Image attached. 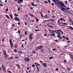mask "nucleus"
Returning <instances> with one entry per match:
<instances>
[{"label":"nucleus","instance_id":"obj_12","mask_svg":"<svg viewBox=\"0 0 73 73\" xmlns=\"http://www.w3.org/2000/svg\"><path fill=\"white\" fill-rule=\"evenodd\" d=\"M1 68L2 69H5V67H4V65H3V64H2L1 65Z\"/></svg>","mask_w":73,"mask_h":73},{"label":"nucleus","instance_id":"obj_25","mask_svg":"<svg viewBox=\"0 0 73 73\" xmlns=\"http://www.w3.org/2000/svg\"><path fill=\"white\" fill-rule=\"evenodd\" d=\"M61 29L57 30V31H56V32H60V31H61Z\"/></svg>","mask_w":73,"mask_h":73},{"label":"nucleus","instance_id":"obj_57","mask_svg":"<svg viewBox=\"0 0 73 73\" xmlns=\"http://www.w3.org/2000/svg\"><path fill=\"white\" fill-rule=\"evenodd\" d=\"M6 11L7 12H8V9H6Z\"/></svg>","mask_w":73,"mask_h":73},{"label":"nucleus","instance_id":"obj_62","mask_svg":"<svg viewBox=\"0 0 73 73\" xmlns=\"http://www.w3.org/2000/svg\"><path fill=\"white\" fill-rule=\"evenodd\" d=\"M51 17H52L53 18H54V17H55V16H51Z\"/></svg>","mask_w":73,"mask_h":73},{"label":"nucleus","instance_id":"obj_54","mask_svg":"<svg viewBox=\"0 0 73 73\" xmlns=\"http://www.w3.org/2000/svg\"><path fill=\"white\" fill-rule=\"evenodd\" d=\"M40 15H41V17H43V16H42V13H41L40 14Z\"/></svg>","mask_w":73,"mask_h":73},{"label":"nucleus","instance_id":"obj_40","mask_svg":"<svg viewBox=\"0 0 73 73\" xmlns=\"http://www.w3.org/2000/svg\"><path fill=\"white\" fill-rule=\"evenodd\" d=\"M37 71L38 72H39V68H38V67H37Z\"/></svg>","mask_w":73,"mask_h":73},{"label":"nucleus","instance_id":"obj_9","mask_svg":"<svg viewBox=\"0 0 73 73\" xmlns=\"http://www.w3.org/2000/svg\"><path fill=\"white\" fill-rule=\"evenodd\" d=\"M23 1V0H18L17 2L18 4H21V3Z\"/></svg>","mask_w":73,"mask_h":73},{"label":"nucleus","instance_id":"obj_17","mask_svg":"<svg viewBox=\"0 0 73 73\" xmlns=\"http://www.w3.org/2000/svg\"><path fill=\"white\" fill-rule=\"evenodd\" d=\"M4 56H5V58H7V57H8V54H4Z\"/></svg>","mask_w":73,"mask_h":73},{"label":"nucleus","instance_id":"obj_10","mask_svg":"<svg viewBox=\"0 0 73 73\" xmlns=\"http://www.w3.org/2000/svg\"><path fill=\"white\" fill-rule=\"evenodd\" d=\"M43 67H47V65L45 63H43Z\"/></svg>","mask_w":73,"mask_h":73},{"label":"nucleus","instance_id":"obj_24","mask_svg":"<svg viewBox=\"0 0 73 73\" xmlns=\"http://www.w3.org/2000/svg\"><path fill=\"white\" fill-rule=\"evenodd\" d=\"M13 58V57H10L9 58H7V60H11V59H12Z\"/></svg>","mask_w":73,"mask_h":73},{"label":"nucleus","instance_id":"obj_19","mask_svg":"<svg viewBox=\"0 0 73 73\" xmlns=\"http://www.w3.org/2000/svg\"><path fill=\"white\" fill-rule=\"evenodd\" d=\"M49 23L48 24H47V25L48 27H51V28H53V27L51 26H50V25H49Z\"/></svg>","mask_w":73,"mask_h":73},{"label":"nucleus","instance_id":"obj_43","mask_svg":"<svg viewBox=\"0 0 73 73\" xmlns=\"http://www.w3.org/2000/svg\"><path fill=\"white\" fill-rule=\"evenodd\" d=\"M25 25H28V23H27L26 22H25Z\"/></svg>","mask_w":73,"mask_h":73},{"label":"nucleus","instance_id":"obj_63","mask_svg":"<svg viewBox=\"0 0 73 73\" xmlns=\"http://www.w3.org/2000/svg\"><path fill=\"white\" fill-rule=\"evenodd\" d=\"M43 62V61H42L41 60L40 61V62H41V63H42V62Z\"/></svg>","mask_w":73,"mask_h":73},{"label":"nucleus","instance_id":"obj_16","mask_svg":"<svg viewBox=\"0 0 73 73\" xmlns=\"http://www.w3.org/2000/svg\"><path fill=\"white\" fill-rule=\"evenodd\" d=\"M29 15L30 16H31V17H35V16L33 15V14H31L30 13H29Z\"/></svg>","mask_w":73,"mask_h":73},{"label":"nucleus","instance_id":"obj_32","mask_svg":"<svg viewBox=\"0 0 73 73\" xmlns=\"http://www.w3.org/2000/svg\"><path fill=\"white\" fill-rule=\"evenodd\" d=\"M48 31H49V32H50L52 33L53 32V30H50V29H49Z\"/></svg>","mask_w":73,"mask_h":73},{"label":"nucleus","instance_id":"obj_48","mask_svg":"<svg viewBox=\"0 0 73 73\" xmlns=\"http://www.w3.org/2000/svg\"><path fill=\"white\" fill-rule=\"evenodd\" d=\"M7 71L9 73H12V72H11V71H10L9 70H7Z\"/></svg>","mask_w":73,"mask_h":73},{"label":"nucleus","instance_id":"obj_22","mask_svg":"<svg viewBox=\"0 0 73 73\" xmlns=\"http://www.w3.org/2000/svg\"><path fill=\"white\" fill-rule=\"evenodd\" d=\"M52 21V23H54V21H55V20H54V19H50V20H49V21Z\"/></svg>","mask_w":73,"mask_h":73},{"label":"nucleus","instance_id":"obj_11","mask_svg":"<svg viewBox=\"0 0 73 73\" xmlns=\"http://www.w3.org/2000/svg\"><path fill=\"white\" fill-rule=\"evenodd\" d=\"M16 65L17 66H18V69H20L21 68L20 67V65L17 64H16Z\"/></svg>","mask_w":73,"mask_h":73},{"label":"nucleus","instance_id":"obj_14","mask_svg":"<svg viewBox=\"0 0 73 73\" xmlns=\"http://www.w3.org/2000/svg\"><path fill=\"white\" fill-rule=\"evenodd\" d=\"M40 49V47H39V46L35 48V49L36 50H38Z\"/></svg>","mask_w":73,"mask_h":73},{"label":"nucleus","instance_id":"obj_1","mask_svg":"<svg viewBox=\"0 0 73 73\" xmlns=\"http://www.w3.org/2000/svg\"><path fill=\"white\" fill-rule=\"evenodd\" d=\"M52 1L54 2L55 5H56L57 7H58V5H60L63 7H64V8H66V7L65 5L61 1H60L59 0H52Z\"/></svg>","mask_w":73,"mask_h":73},{"label":"nucleus","instance_id":"obj_59","mask_svg":"<svg viewBox=\"0 0 73 73\" xmlns=\"http://www.w3.org/2000/svg\"><path fill=\"white\" fill-rule=\"evenodd\" d=\"M64 61L65 63H66V60H64Z\"/></svg>","mask_w":73,"mask_h":73},{"label":"nucleus","instance_id":"obj_13","mask_svg":"<svg viewBox=\"0 0 73 73\" xmlns=\"http://www.w3.org/2000/svg\"><path fill=\"white\" fill-rule=\"evenodd\" d=\"M7 54V52L5 50H4L3 51V55H4V54Z\"/></svg>","mask_w":73,"mask_h":73},{"label":"nucleus","instance_id":"obj_8","mask_svg":"<svg viewBox=\"0 0 73 73\" xmlns=\"http://www.w3.org/2000/svg\"><path fill=\"white\" fill-rule=\"evenodd\" d=\"M58 20H59V21H60V20L61 21H64L65 22L66 21V20L65 19L62 18H60V19H59Z\"/></svg>","mask_w":73,"mask_h":73},{"label":"nucleus","instance_id":"obj_45","mask_svg":"<svg viewBox=\"0 0 73 73\" xmlns=\"http://www.w3.org/2000/svg\"><path fill=\"white\" fill-rule=\"evenodd\" d=\"M53 58V57L51 56V57H49V59H52V58Z\"/></svg>","mask_w":73,"mask_h":73},{"label":"nucleus","instance_id":"obj_46","mask_svg":"<svg viewBox=\"0 0 73 73\" xmlns=\"http://www.w3.org/2000/svg\"><path fill=\"white\" fill-rule=\"evenodd\" d=\"M1 46H5V45L4 44H1Z\"/></svg>","mask_w":73,"mask_h":73},{"label":"nucleus","instance_id":"obj_49","mask_svg":"<svg viewBox=\"0 0 73 73\" xmlns=\"http://www.w3.org/2000/svg\"><path fill=\"white\" fill-rule=\"evenodd\" d=\"M36 62L35 63V65L36 68H37V67H38V66H37V65H36Z\"/></svg>","mask_w":73,"mask_h":73},{"label":"nucleus","instance_id":"obj_33","mask_svg":"<svg viewBox=\"0 0 73 73\" xmlns=\"http://www.w3.org/2000/svg\"><path fill=\"white\" fill-rule=\"evenodd\" d=\"M32 53H33L34 54H36V52H35V51H32Z\"/></svg>","mask_w":73,"mask_h":73},{"label":"nucleus","instance_id":"obj_15","mask_svg":"<svg viewBox=\"0 0 73 73\" xmlns=\"http://www.w3.org/2000/svg\"><path fill=\"white\" fill-rule=\"evenodd\" d=\"M64 26H65V27H68L67 28V29H71L72 28V27L70 26H67L66 25H64Z\"/></svg>","mask_w":73,"mask_h":73},{"label":"nucleus","instance_id":"obj_42","mask_svg":"<svg viewBox=\"0 0 73 73\" xmlns=\"http://www.w3.org/2000/svg\"><path fill=\"white\" fill-rule=\"evenodd\" d=\"M15 26V24L13 23L12 24V27H14Z\"/></svg>","mask_w":73,"mask_h":73},{"label":"nucleus","instance_id":"obj_50","mask_svg":"<svg viewBox=\"0 0 73 73\" xmlns=\"http://www.w3.org/2000/svg\"><path fill=\"white\" fill-rule=\"evenodd\" d=\"M36 62L35 63V65L36 68H37V67H38V66H37V65H36Z\"/></svg>","mask_w":73,"mask_h":73},{"label":"nucleus","instance_id":"obj_55","mask_svg":"<svg viewBox=\"0 0 73 73\" xmlns=\"http://www.w3.org/2000/svg\"><path fill=\"white\" fill-rule=\"evenodd\" d=\"M52 50H56V48H53Z\"/></svg>","mask_w":73,"mask_h":73},{"label":"nucleus","instance_id":"obj_29","mask_svg":"<svg viewBox=\"0 0 73 73\" xmlns=\"http://www.w3.org/2000/svg\"><path fill=\"white\" fill-rule=\"evenodd\" d=\"M69 20V22H70V23H71L72 21V19L70 18V19Z\"/></svg>","mask_w":73,"mask_h":73},{"label":"nucleus","instance_id":"obj_41","mask_svg":"<svg viewBox=\"0 0 73 73\" xmlns=\"http://www.w3.org/2000/svg\"><path fill=\"white\" fill-rule=\"evenodd\" d=\"M31 5L32 6H33L34 5V2H32L31 3Z\"/></svg>","mask_w":73,"mask_h":73},{"label":"nucleus","instance_id":"obj_60","mask_svg":"<svg viewBox=\"0 0 73 73\" xmlns=\"http://www.w3.org/2000/svg\"><path fill=\"white\" fill-rule=\"evenodd\" d=\"M47 33H46L45 34H44V36H46V35H47Z\"/></svg>","mask_w":73,"mask_h":73},{"label":"nucleus","instance_id":"obj_5","mask_svg":"<svg viewBox=\"0 0 73 73\" xmlns=\"http://www.w3.org/2000/svg\"><path fill=\"white\" fill-rule=\"evenodd\" d=\"M29 38L30 40H32L33 39V33H29Z\"/></svg>","mask_w":73,"mask_h":73},{"label":"nucleus","instance_id":"obj_51","mask_svg":"<svg viewBox=\"0 0 73 73\" xmlns=\"http://www.w3.org/2000/svg\"><path fill=\"white\" fill-rule=\"evenodd\" d=\"M25 35H27V31H25Z\"/></svg>","mask_w":73,"mask_h":73},{"label":"nucleus","instance_id":"obj_31","mask_svg":"<svg viewBox=\"0 0 73 73\" xmlns=\"http://www.w3.org/2000/svg\"><path fill=\"white\" fill-rule=\"evenodd\" d=\"M45 17H46V19H48V18H49V17H48V16H47V15H45Z\"/></svg>","mask_w":73,"mask_h":73},{"label":"nucleus","instance_id":"obj_53","mask_svg":"<svg viewBox=\"0 0 73 73\" xmlns=\"http://www.w3.org/2000/svg\"><path fill=\"white\" fill-rule=\"evenodd\" d=\"M20 7H18V11H20Z\"/></svg>","mask_w":73,"mask_h":73},{"label":"nucleus","instance_id":"obj_6","mask_svg":"<svg viewBox=\"0 0 73 73\" xmlns=\"http://www.w3.org/2000/svg\"><path fill=\"white\" fill-rule=\"evenodd\" d=\"M24 60L25 61H26V62H28L29 61H31V60H30V59L28 57L25 58Z\"/></svg>","mask_w":73,"mask_h":73},{"label":"nucleus","instance_id":"obj_61","mask_svg":"<svg viewBox=\"0 0 73 73\" xmlns=\"http://www.w3.org/2000/svg\"><path fill=\"white\" fill-rule=\"evenodd\" d=\"M15 58H19V56H16L15 57Z\"/></svg>","mask_w":73,"mask_h":73},{"label":"nucleus","instance_id":"obj_2","mask_svg":"<svg viewBox=\"0 0 73 73\" xmlns=\"http://www.w3.org/2000/svg\"><path fill=\"white\" fill-rule=\"evenodd\" d=\"M62 9H60L62 11H63V12H66V13H68V12H69L68 10L66 9V8H64V7H62V6L60 7ZM65 10V11L64 10ZM68 11V12L67 11Z\"/></svg>","mask_w":73,"mask_h":73},{"label":"nucleus","instance_id":"obj_30","mask_svg":"<svg viewBox=\"0 0 73 73\" xmlns=\"http://www.w3.org/2000/svg\"><path fill=\"white\" fill-rule=\"evenodd\" d=\"M58 34V35H60V34H61V33H60V32H56Z\"/></svg>","mask_w":73,"mask_h":73},{"label":"nucleus","instance_id":"obj_47","mask_svg":"<svg viewBox=\"0 0 73 73\" xmlns=\"http://www.w3.org/2000/svg\"><path fill=\"white\" fill-rule=\"evenodd\" d=\"M44 3H46V4H48V2L47 1H44Z\"/></svg>","mask_w":73,"mask_h":73},{"label":"nucleus","instance_id":"obj_23","mask_svg":"<svg viewBox=\"0 0 73 73\" xmlns=\"http://www.w3.org/2000/svg\"><path fill=\"white\" fill-rule=\"evenodd\" d=\"M6 17H7V18L8 19H9L10 18V17H9V16H8V15H6Z\"/></svg>","mask_w":73,"mask_h":73},{"label":"nucleus","instance_id":"obj_21","mask_svg":"<svg viewBox=\"0 0 73 73\" xmlns=\"http://www.w3.org/2000/svg\"><path fill=\"white\" fill-rule=\"evenodd\" d=\"M3 69V71H4V72L5 73H6V68H4V69Z\"/></svg>","mask_w":73,"mask_h":73},{"label":"nucleus","instance_id":"obj_44","mask_svg":"<svg viewBox=\"0 0 73 73\" xmlns=\"http://www.w3.org/2000/svg\"><path fill=\"white\" fill-rule=\"evenodd\" d=\"M32 67H33L34 68L35 67V64H33L32 65Z\"/></svg>","mask_w":73,"mask_h":73},{"label":"nucleus","instance_id":"obj_56","mask_svg":"<svg viewBox=\"0 0 73 73\" xmlns=\"http://www.w3.org/2000/svg\"><path fill=\"white\" fill-rule=\"evenodd\" d=\"M35 17V20L36 21V20H37V19H37L36 17Z\"/></svg>","mask_w":73,"mask_h":73},{"label":"nucleus","instance_id":"obj_18","mask_svg":"<svg viewBox=\"0 0 73 73\" xmlns=\"http://www.w3.org/2000/svg\"><path fill=\"white\" fill-rule=\"evenodd\" d=\"M39 48L40 49H41V48H43V47H44V46H42L41 45H40L39 46Z\"/></svg>","mask_w":73,"mask_h":73},{"label":"nucleus","instance_id":"obj_64","mask_svg":"<svg viewBox=\"0 0 73 73\" xmlns=\"http://www.w3.org/2000/svg\"><path fill=\"white\" fill-rule=\"evenodd\" d=\"M67 1H66L65 2V4H67Z\"/></svg>","mask_w":73,"mask_h":73},{"label":"nucleus","instance_id":"obj_28","mask_svg":"<svg viewBox=\"0 0 73 73\" xmlns=\"http://www.w3.org/2000/svg\"><path fill=\"white\" fill-rule=\"evenodd\" d=\"M9 16L11 18V19H13V16H12V15L11 14H10Z\"/></svg>","mask_w":73,"mask_h":73},{"label":"nucleus","instance_id":"obj_38","mask_svg":"<svg viewBox=\"0 0 73 73\" xmlns=\"http://www.w3.org/2000/svg\"><path fill=\"white\" fill-rule=\"evenodd\" d=\"M18 32L19 33V34L21 33V31H20V30H18Z\"/></svg>","mask_w":73,"mask_h":73},{"label":"nucleus","instance_id":"obj_36","mask_svg":"<svg viewBox=\"0 0 73 73\" xmlns=\"http://www.w3.org/2000/svg\"><path fill=\"white\" fill-rule=\"evenodd\" d=\"M67 69H68V70H69V71L70 70V69H71V68H67Z\"/></svg>","mask_w":73,"mask_h":73},{"label":"nucleus","instance_id":"obj_4","mask_svg":"<svg viewBox=\"0 0 73 73\" xmlns=\"http://www.w3.org/2000/svg\"><path fill=\"white\" fill-rule=\"evenodd\" d=\"M9 42L11 47L12 48H13V43H12V40H11V39H10L9 40Z\"/></svg>","mask_w":73,"mask_h":73},{"label":"nucleus","instance_id":"obj_58","mask_svg":"<svg viewBox=\"0 0 73 73\" xmlns=\"http://www.w3.org/2000/svg\"><path fill=\"white\" fill-rule=\"evenodd\" d=\"M66 9H68V10H69L70 9V8H69V7H66Z\"/></svg>","mask_w":73,"mask_h":73},{"label":"nucleus","instance_id":"obj_27","mask_svg":"<svg viewBox=\"0 0 73 73\" xmlns=\"http://www.w3.org/2000/svg\"><path fill=\"white\" fill-rule=\"evenodd\" d=\"M69 56L70 57H71V58H72V57H73V55L72 54H69Z\"/></svg>","mask_w":73,"mask_h":73},{"label":"nucleus","instance_id":"obj_52","mask_svg":"<svg viewBox=\"0 0 73 73\" xmlns=\"http://www.w3.org/2000/svg\"><path fill=\"white\" fill-rule=\"evenodd\" d=\"M59 69L58 68H57L56 69H55V70L56 71H57V70H58Z\"/></svg>","mask_w":73,"mask_h":73},{"label":"nucleus","instance_id":"obj_34","mask_svg":"<svg viewBox=\"0 0 73 73\" xmlns=\"http://www.w3.org/2000/svg\"><path fill=\"white\" fill-rule=\"evenodd\" d=\"M14 16H16L17 17L18 16V15H17V14H16V13L15 14Z\"/></svg>","mask_w":73,"mask_h":73},{"label":"nucleus","instance_id":"obj_35","mask_svg":"<svg viewBox=\"0 0 73 73\" xmlns=\"http://www.w3.org/2000/svg\"><path fill=\"white\" fill-rule=\"evenodd\" d=\"M66 40H67V41H68V40H69V39L68 37H66Z\"/></svg>","mask_w":73,"mask_h":73},{"label":"nucleus","instance_id":"obj_26","mask_svg":"<svg viewBox=\"0 0 73 73\" xmlns=\"http://www.w3.org/2000/svg\"><path fill=\"white\" fill-rule=\"evenodd\" d=\"M18 53H20V54H21L23 53V52H21V51H18Z\"/></svg>","mask_w":73,"mask_h":73},{"label":"nucleus","instance_id":"obj_20","mask_svg":"<svg viewBox=\"0 0 73 73\" xmlns=\"http://www.w3.org/2000/svg\"><path fill=\"white\" fill-rule=\"evenodd\" d=\"M40 52H41L42 53H43V52H44V49L41 48L40 49Z\"/></svg>","mask_w":73,"mask_h":73},{"label":"nucleus","instance_id":"obj_39","mask_svg":"<svg viewBox=\"0 0 73 73\" xmlns=\"http://www.w3.org/2000/svg\"><path fill=\"white\" fill-rule=\"evenodd\" d=\"M14 51L15 52H17V50L16 49H14Z\"/></svg>","mask_w":73,"mask_h":73},{"label":"nucleus","instance_id":"obj_7","mask_svg":"<svg viewBox=\"0 0 73 73\" xmlns=\"http://www.w3.org/2000/svg\"><path fill=\"white\" fill-rule=\"evenodd\" d=\"M15 20L17 21H20V20L19 18H18L17 17H15Z\"/></svg>","mask_w":73,"mask_h":73},{"label":"nucleus","instance_id":"obj_37","mask_svg":"<svg viewBox=\"0 0 73 73\" xmlns=\"http://www.w3.org/2000/svg\"><path fill=\"white\" fill-rule=\"evenodd\" d=\"M36 23H38V21H39V19H37V20H36Z\"/></svg>","mask_w":73,"mask_h":73},{"label":"nucleus","instance_id":"obj_3","mask_svg":"<svg viewBox=\"0 0 73 73\" xmlns=\"http://www.w3.org/2000/svg\"><path fill=\"white\" fill-rule=\"evenodd\" d=\"M59 20H58V25H60V26H65V25H61L60 24H64L65 25H68V23H61L60 22V21H59Z\"/></svg>","mask_w":73,"mask_h":73}]
</instances>
